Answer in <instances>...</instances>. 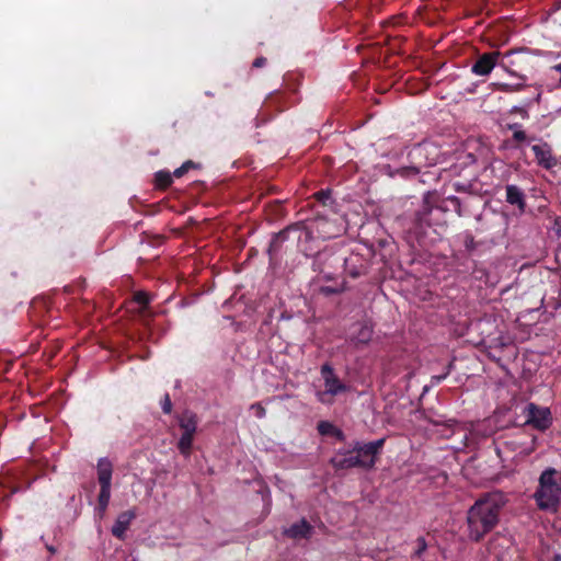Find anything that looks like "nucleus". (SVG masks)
<instances>
[{
  "label": "nucleus",
  "instance_id": "1",
  "mask_svg": "<svg viewBox=\"0 0 561 561\" xmlns=\"http://www.w3.org/2000/svg\"><path fill=\"white\" fill-rule=\"evenodd\" d=\"M508 499L502 491L481 494L469 507L466 516L467 535L471 541L480 542L500 523V516Z\"/></svg>",
  "mask_w": 561,
  "mask_h": 561
},
{
  "label": "nucleus",
  "instance_id": "2",
  "mask_svg": "<svg viewBox=\"0 0 561 561\" xmlns=\"http://www.w3.org/2000/svg\"><path fill=\"white\" fill-rule=\"evenodd\" d=\"M557 470L547 468L539 477L534 499L539 510L557 512L561 500V483L556 480Z\"/></svg>",
  "mask_w": 561,
  "mask_h": 561
},
{
  "label": "nucleus",
  "instance_id": "3",
  "mask_svg": "<svg viewBox=\"0 0 561 561\" xmlns=\"http://www.w3.org/2000/svg\"><path fill=\"white\" fill-rule=\"evenodd\" d=\"M343 231L344 227L336 218H330L325 214L317 213L309 227L305 230V237L306 239L316 237L329 240L341 236Z\"/></svg>",
  "mask_w": 561,
  "mask_h": 561
},
{
  "label": "nucleus",
  "instance_id": "4",
  "mask_svg": "<svg viewBox=\"0 0 561 561\" xmlns=\"http://www.w3.org/2000/svg\"><path fill=\"white\" fill-rule=\"evenodd\" d=\"M499 66L510 76L526 80L527 77L522 72L527 70L529 66V57L525 48L511 49L501 55Z\"/></svg>",
  "mask_w": 561,
  "mask_h": 561
},
{
  "label": "nucleus",
  "instance_id": "5",
  "mask_svg": "<svg viewBox=\"0 0 561 561\" xmlns=\"http://www.w3.org/2000/svg\"><path fill=\"white\" fill-rule=\"evenodd\" d=\"M178 420L179 426L183 431L178 442V449L184 457H188L191 455L194 435L197 430V415L194 412L186 410L179 415Z\"/></svg>",
  "mask_w": 561,
  "mask_h": 561
},
{
  "label": "nucleus",
  "instance_id": "6",
  "mask_svg": "<svg viewBox=\"0 0 561 561\" xmlns=\"http://www.w3.org/2000/svg\"><path fill=\"white\" fill-rule=\"evenodd\" d=\"M408 164L394 169L390 176H400L402 179H412L422 173L424 168H427L425 154L420 144L414 145L407 156Z\"/></svg>",
  "mask_w": 561,
  "mask_h": 561
},
{
  "label": "nucleus",
  "instance_id": "7",
  "mask_svg": "<svg viewBox=\"0 0 561 561\" xmlns=\"http://www.w3.org/2000/svg\"><path fill=\"white\" fill-rule=\"evenodd\" d=\"M353 262V257H342L335 253H320L317 257V264H322L323 267L319 270V272L323 275L324 279H333V273L331 271H327V266L332 267L334 265L343 266L345 271H347L348 275L352 278H357L362 275V272L356 268H350V263Z\"/></svg>",
  "mask_w": 561,
  "mask_h": 561
},
{
  "label": "nucleus",
  "instance_id": "8",
  "mask_svg": "<svg viewBox=\"0 0 561 561\" xmlns=\"http://www.w3.org/2000/svg\"><path fill=\"white\" fill-rule=\"evenodd\" d=\"M385 438H380L374 442H369L367 444L356 443L353 448L356 457L360 460L358 463V468L370 469L375 466L376 455L383 447Z\"/></svg>",
  "mask_w": 561,
  "mask_h": 561
},
{
  "label": "nucleus",
  "instance_id": "9",
  "mask_svg": "<svg viewBox=\"0 0 561 561\" xmlns=\"http://www.w3.org/2000/svg\"><path fill=\"white\" fill-rule=\"evenodd\" d=\"M501 55L502 53L499 50L480 55L471 67L472 73L482 77L490 75L494 67L499 66Z\"/></svg>",
  "mask_w": 561,
  "mask_h": 561
},
{
  "label": "nucleus",
  "instance_id": "10",
  "mask_svg": "<svg viewBox=\"0 0 561 561\" xmlns=\"http://www.w3.org/2000/svg\"><path fill=\"white\" fill-rule=\"evenodd\" d=\"M320 371L324 387L328 392H331V396H337L347 391V386L335 375L333 367L329 363L323 364Z\"/></svg>",
  "mask_w": 561,
  "mask_h": 561
},
{
  "label": "nucleus",
  "instance_id": "11",
  "mask_svg": "<svg viewBox=\"0 0 561 561\" xmlns=\"http://www.w3.org/2000/svg\"><path fill=\"white\" fill-rule=\"evenodd\" d=\"M552 422L551 413L547 408H539L534 403L528 405L527 423L539 431H546Z\"/></svg>",
  "mask_w": 561,
  "mask_h": 561
},
{
  "label": "nucleus",
  "instance_id": "12",
  "mask_svg": "<svg viewBox=\"0 0 561 561\" xmlns=\"http://www.w3.org/2000/svg\"><path fill=\"white\" fill-rule=\"evenodd\" d=\"M531 150L535 159L541 168L551 170L558 164V159L553 156L550 145L543 142L541 145H534Z\"/></svg>",
  "mask_w": 561,
  "mask_h": 561
},
{
  "label": "nucleus",
  "instance_id": "13",
  "mask_svg": "<svg viewBox=\"0 0 561 561\" xmlns=\"http://www.w3.org/2000/svg\"><path fill=\"white\" fill-rule=\"evenodd\" d=\"M136 516L137 513L135 508L122 512L112 526V535L119 540H124L126 531Z\"/></svg>",
  "mask_w": 561,
  "mask_h": 561
},
{
  "label": "nucleus",
  "instance_id": "14",
  "mask_svg": "<svg viewBox=\"0 0 561 561\" xmlns=\"http://www.w3.org/2000/svg\"><path fill=\"white\" fill-rule=\"evenodd\" d=\"M374 329L373 325L365 321L356 324V331H354L350 337V341L355 346L366 345L373 339Z\"/></svg>",
  "mask_w": 561,
  "mask_h": 561
},
{
  "label": "nucleus",
  "instance_id": "15",
  "mask_svg": "<svg viewBox=\"0 0 561 561\" xmlns=\"http://www.w3.org/2000/svg\"><path fill=\"white\" fill-rule=\"evenodd\" d=\"M423 153L425 154V160L427 168L442 163L444 161V153L440 147L431 140H425L421 142Z\"/></svg>",
  "mask_w": 561,
  "mask_h": 561
},
{
  "label": "nucleus",
  "instance_id": "16",
  "mask_svg": "<svg viewBox=\"0 0 561 561\" xmlns=\"http://www.w3.org/2000/svg\"><path fill=\"white\" fill-rule=\"evenodd\" d=\"M291 230H295L294 227L289 226L272 236L267 254L270 256V261H273L282 249L283 243L288 239V234Z\"/></svg>",
  "mask_w": 561,
  "mask_h": 561
},
{
  "label": "nucleus",
  "instance_id": "17",
  "mask_svg": "<svg viewBox=\"0 0 561 561\" xmlns=\"http://www.w3.org/2000/svg\"><path fill=\"white\" fill-rule=\"evenodd\" d=\"M505 192L506 202L511 205L517 206L522 214L525 213L527 204L524 192L514 184L506 185Z\"/></svg>",
  "mask_w": 561,
  "mask_h": 561
},
{
  "label": "nucleus",
  "instance_id": "18",
  "mask_svg": "<svg viewBox=\"0 0 561 561\" xmlns=\"http://www.w3.org/2000/svg\"><path fill=\"white\" fill-rule=\"evenodd\" d=\"M312 533V526L302 518L300 522L293 524L284 530V535L291 539L309 538Z\"/></svg>",
  "mask_w": 561,
  "mask_h": 561
},
{
  "label": "nucleus",
  "instance_id": "19",
  "mask_svg": "<svg viewBox=\"0 0 561 561\" xmlns=\"http://www.w3.org/2000/svg\"><path fill=\"white\" fill-rule=\"evenodd\" d=\"M360 460L356 457L354 449L331 459V463L335 469L356 468Z\"/></svg>",
  "mask_w": 561,
  "mask_h": 561
},
{
  "label": "nucleus",
  "instance_id": "20",
  "mask_svg": "<svg viewBox=\"0 0 561 561\" xmlns=\"http://www.w3.org/2000/svg\"><path fill=\"white\" fill-rule=\"evenodd\" d=\"M113 465L107 458L98 461V480L100 485L112 484Z\"/></svg>",
  "mask_w": 561,
  "mask_h": 561
},
{
  "label": "nucleus",
  "instance_id": "21",
  "mask_svg": "<svg viewBox=\"0 0 561 561\" xmlns=\"http://www.w3.org/2000/svg\"><path fill=\"white\" fill-rule=\"evenodd\" d=\"M288 106L287 98L278 92L272 93L264 103L266 110L273 108L277 113L285 111Z\"/></svg>",
  "mask_w": 561,
  "mask_h": 561
},
{
  "label": "nucleus",
  "instance_id": "22",
  "mask_svg": "<svg viewBox=\"0 0 561 561\" xmlns=\"http://www.w3.org/2000/svg\"><path fill=\"white\" fill-rule=\"evenodd\" d=\"M540 100V94L538 93L535 99H527L523 102L522 105H515L511 108V114H517L524 119L529 118L528 108L534 104L538 103Z\"/></svg>",
  "mask_w": 561,
  "mask_h": 561
},
{
  "label": "nucleus",
  "instance_id": "23",
  "mask_svg": "<svg viewBox=\"0 0 561 561\" xmlns=\"http://www.w3.org/2000/svg\"><path fill=\"white\" fill-rule=\"evenodd\" d=\"M317 430L320 435L322 436H335L339 439L343 438V432L339 428H336L332 423L329 421H320L317 425Z\"/></svg>",
  "mask_w": 561,
  "mask_h": 561
},
{
  "label": "nucleus",
  "instance_id": "24",
  "mask_svg": "<svg viewBox=\"0 0 561 561\" xmlns=\"http://www.w3.org/2000/svg\"><path fill=\"white\" fill-rule=\"evenodd\" d=\"M154 182H156V186L158 188L165 190L173 182L172 174L169 171H164V170L158 171L154 174Z\"/></svg>",
  "mask_w": 561,
  "mask_h": 561
},
{
  "label": "nucleus",
  "instance_id": "25",
  "mask_svg": "<svg viewBox=\"0 0 561 561\" xmlns=\"http://www.w3.org/2000/svg\"><path fill=\"white\" fill-rule=\"evenodd\" d=\"M317 203H319L322 207L332 208L334 204V199L332 198L331 190H321L313 195Z\"/></svg>",
  "mask_w": 561,
  "mask_h": 561
},
{
  "label": "nucleus",
  "instance_id": "26",
  "mask_svg": "<svg viewBox=\"0 0 561 561\" xmlns=\"http://www.w3.org/2000/svg\"><path fill=\"white\" fill-rule=\"evenodd\" d=\"M199 165L192 160L185 161L180 168L175 169L173 172V176L182 178L185 173L191 169L198 168Z\"/></svg>",
  "mask_w": 561,
  "mask_h": 561
},
{
  "label": "nucleus",
  "instance_id": "27",
  "mask_svg": "<svg viewBox=\"0 0 561 561\" xmlns=\"http://www.w3.org/2000/svg\"><path fill=\"white\" fill-rule=\"evenodd\" d=\"M134 300L141 306L142 309H146L150 304L151 297L146 291L139 290L134 294Z\"/></svg>",
  "mask_w": 561,
  "mask_h": 561
},
{
  "label": "nucleus",
  "instance_id": "28",
  "mask_svg": "<svg viewBox=\"0 0 561 561\" xmlns=\"http://www.w3.org/2000/svg\"><path fill=\"white\" fill-rule=\"evenodd\" d=\"M524 83H516V84H510V83H500L497 85V89L502 92L511 93V92H518L525 89Z\"/></svg>",
  "mask_w": 561,
  "mask_h": 561
},
{
  "label": "nucleus",
  "instance_id": "29",
  "mask_svg": "<svg viewBox=\"0 0 561 561\" xmlns=\"http://www.w3.org/2000/svg\"><path fill=\"white\" fill-rule=\"evenodd\" d=\"M463 245L468 252H472L473 250H476L477 243L474 237L471 233L467 232L465 234Z\"/></svg>",
  "mask_w": 561,
  "mask_h": 561
},
{
  "label": "nucleus",
  "instance_id": "30",
  "mask_svg": "<svg viewBox=\"0 0 561 561\" xmlns=\"http://www.w3.org/2000/svg\"><path fill=\"white\" fill-rule=\"evenodd\" d=\"M447 202L450 203L454 211L458 215V216H462V208H461V202L458 197L456 196H449L447 197Z\"/></svg>",
  "mask_w": 561,
  "mask_h": 561
},
{
  "label": "nucleus",
  "instance_id": "31",
  "mask_svg": "<svg viewBox=\"0 0 561 561\" xmlns=\"http://www.w3.org/2000/svg\"><path fill=\"white\" fill-rule=\"evenodd\" d=\"M427 543L424 537H419L416 539V549L414 551V557L420 558L422 553L426 550Z\"/></svg>",
  "mask_w": 561,
  "mask_h": 561
},
{
  "label": "nucleus",
  "instance_id": "32",
  "mask_svg": "<svg viewBox=\"0 0 561 561\" xmlns=\"http://www.w3.org/2000/svg\"><path fill=\"white\" fill-rule=\"evenodd\" d=\"M111 486L112 484L100 485V493L98 500L110 502L111 499Z\"/></svg>",
  "mask_w": 561,
  "mask_h": 561
},
{
  "label": "nucleus",
  "instance_id": "33",
  "mask_svg": "<svg viewBox=\"0 0 561 561\" xmlns=\"http://www.w3.org/2000/svg\"><path fill=\"white\" fill-rule=\"evenodd\" d=\"M250 409L254 412V415L257 419H263L266 415V410H265V408L260 402L253 403L250 407Z\"/></svg>",
  "mask_w": 561,
  "mask_h": 561
},
{
  "label": "nucleus",
  "instance_id": "34",
  "mask_svg": "<svg viewBox=\"0 0 561 561\" xmlns=\"http://www.w3.org/2000/svg\"><path fill=\"white\" fill-rule=\"evenodd\" d=\"M344 290L343 286H322L321 293L324 295H335Z\"/></svg>",
  "mask_w": 561,
  "mask_h": 561
},
{
  "label": "nucleus",
  "instance_id": "35",
  "mask_svg": "<svg viewBox=\"0 0 561 561\" xmlns=\"http://www.w3.org/2000/svg\"><path fill=\"white\" fill-rule=\"evenodd\" d=\"M317 397L321 403L330 404L333 402L334 396H331V392H328V390L325 389L324 391L318 392Z\"/></svg>",
  "mask_w": 561,
  "mask_h": 561
},
{
  "label": "nucleus",
  "instance_id": "36",
  "mask_svg": "<svg viewBox=\"0 0 561 561\" xmlns=\"http://www.w3.org/2000/svg\"><path fill=\"white\" fill-rule=\"evenodd\" d=\"M161 408L164 414H170L172 412V402L169 393L164 394Z\"/></svg>",
  "mask_w": 561,
  "mask_h": 561
},
{
  "label": "nucleus",
  "instance_id": "37",
  "mask_svg": "<svg viewBox=\"0 0 561 561\" xmlns=\"http://www.w3.org/2000/svg\"><path fill=\"white\" fill-rule=\"evenodd\" d=\"M108 503L110 502H107V501L98 500V506H96L95 511L100 518L104 517L106 510L108 507Z\"/></svg>",
  "mask_w": 561,
  "mask_h": 561
},
{
  "label": "nucleus",
  "instance_id": "38",
  "mask_svg": "<svg viewBox=\"0 0 561 561\" xmlns=\"http://www.w3.org/2000/svg\"><path fill=\"white\" fill-rule=\"evenodd\" d=\"M527 139V136H526V133L522 129H516L514 133H513V140L517 141V142H522V141H525Z\"/></svg>",
  "mask_w": 561,
  "mask_h": 561
},
{
  "label": "nucleus",
  "instance_id": "39",
  "mask_svg": "<svg viewBox=\"0 0 561 561\" xmlns=\"http://www.w3.org/2000/svg\"><path fill=\"white\" fill-rule=\"evenodd\" d=\"M448 376V371H445L444 374L442 375H436V376H433L432 377V383L433 385H438L444 379H446Z\"/></svg>",
  "mask_w": 561,
  "mask_h": 561
},
{
  "label": "nucleus",
  "instance_id": "40",
  "mask_svg": "<svg viewBox=\"0 0 561 561\" xmlns=\"http://www.w3.org/2000/svg\"><path fill=\"white\" fill-rule=\"evenodd\" d=\"M265 65H266V58L262 57V56L255 58L254 61H253V67L254 68H261V67H263Z\"/></svg>",
  "mask_w": 561,
  "mask_h": 561
},
{
  "label": "nucleus",
  "instance_id": "41",
  "mask_svg": "<svg viewBox=\"0 0 561 561\" xmlns=\"http://www.w3.org/2000/svg\"><path fill=\"white\" fill-rule=\"evenodd\" d=\"M463 164H473L476 162V157L472 153H463Z\"/></svg>",
  "mask_w": 561,
  "mask_h": 561
},
{
  "label": "nucleus",
  "instance_id": "42",
  "mask_svg": "<svg viewBox=\"0 0 561 561\" xmlns=\"http://www.w3.org/2000/svg\"><path fill=\"white\" fill-rule=\"evenodd\" d=\"M554 230L558 237H561V217L554 219Z\"/></svg>",
  "mask_w": 561,
  "mask_h": 561
},
{
  "label": "nucleus",
  "instance_id": "43",
  "mask_svg": "<svg viewBox=\"0 0 561 561\" xmlns=\"http://www.w3.org/2000/svg\"><path fill=\"white\" fill-rule=\"evenodd\" d=\"M508 128L515 131L516 129H520V125L517 123L510 124Z\"/></svg>",
  "mask_w": 561,
  "mask_h": 561
},
{
  "label": "nucleus",
  "instance_id": "44",
  "mask_svg": "<svg viewBox=\"0 0 561 561\" xmlns=\"http://www.w3.org/2000/svg\"><path fill=\"white\" fill-rule=\"evenodd\" d=\"M453 368H454V360L448 363L445 371H448V375H449Z\"/></svg>",
  "mask_w": 561,
  "mask_h": 561
},
{
  "label": "nucleus",
  "instance_id": "45",
  "mask_svg": "<svg viewBox=\"0 0 561 561\" xmlns=\"http://www.w3.org/2000/svg\"><path fill=\"white\" fill-rule=\"evenodd\" d=\"M454 186H455V190H456L457 192L465 191V187H463L462 185H460L459 183H455V184H454Z\"/></svg>",
  "mask_w": 561,
  "mask_h": 561
},
{
  "label": "nucleus",
  "instance_id": "46",
  "mask_svg": "<svg viewBox=\"0 0 561 561\" xmlns=\"http://www.w3.org/2000/svg\"><path fill=\"white\" fill-rule=\"evenodd\" d=\"M47 549L50 553H55L56 549L53 546H47Z\"/></svg>",
  "mask_w": 561,
  "mask_h": 561
},
{
  "label": "nucleus",
  "instance_id": "47",
  "mask_svg": "<svg viewBox=\"0 0 561 561\" xmlns=\"http://www.w3.org/2000/svg\"><path fill=\"white\" fill-rule=\"evenodd\" d=\"M556 69L561 72V64L557 65Z\"/></svg>",
  "mask_w": 561,
  "mask_h": 561
},
{
  "label": "nucleus",
  "instance_id": "48",
  "mask_svg": "<svg viewBox=\"0 0 561 561\" xmlns=\"http://www.w3.org/2000/svg\"><path fill=\"white\" fill-rule=\"evenodd\" d=\"M431 209L428 207H425V215L430 214Z\"/></svg>",
  "mask_w": 561,
  "mask_h": 561
},
{
  "label": "nucleus",
  "instance_id": "49",
  "mask_svg": "<svg viewBox=\"0 0 561 561\" xmlns=\"http://www.w3.org/2000/svg\"><path fill=\"white\" fill-rule=\"evenodd\" d=\"M420 221H421V222L425 221V222L427 224L426 219H425V218H423V217H421V218H420Z\"/></svg>",
  "mask_w": 561,
  "mask_h": 561
},
{
  "label": "nucleus",
  "instance_id": "50",
  "mask_svg": "<svg viewBox=\"0 0 561 561\" xmlns=\"http://www.w3.org/2000/svg\"><path fill=\"white\" fill-rule=\"evenodd\" d=\"M388 170H390L389 174L394 171V170H391V167H388Z\"/></svg>",
  "mask_w": 561,
  "mask_h": 561
}]
</instances>
